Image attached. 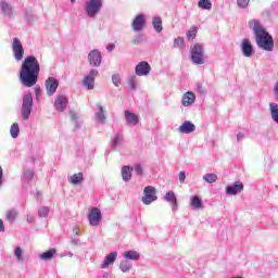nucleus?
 Listing matches in <instances>:
<instances>
[{
	"label": "nucleus",
	"mask_w": 278,
	"mask_h": 278,
	"mask_svg": "<svg viewBox=\"0 0 278 278\" xmlns=\"http://www.w3.org/2000/svg\"><path fill=\"white\" fill-rule=\"evenodd\" d=\"M178 177H179L180 184H185L186 182V172H180Z\"/></svg>",
	"instance_id": "obj_47"
},
{
	"label": "nucleus",
	"mask_w": 278,
	"mask_h": 278,
	"mask_svg": "<svg viewBox=\"0 0 278 278\" xmlns=\"http://www.w3.org/2000/svg\"><path fill=\"white\" fill-rule=\"evenodd\" d=\"M135 73L138 77H147L151 73V65L147 61H141L136 65Z\"/></svg>",
	"instance_id": "obj_11"
},
{
	"label": "nucleus",
	"mask_w": 278,
	"mask_h": 278,
	"mask_svg": "<svg viewBox=\"0 0 278 278\" xmlns=\"http://www.w3.org/2000/svg\"><path fill=\"white\" fill-rule=\"evenodd\" d=\"M97 75H99L98 70H90L88 75H86L83 79V86L87 90H94V79H97Z\"/></svg>",
	"instance_id": "obj_10"
},
{
	"label": "nucleus",
	"mask_w": 278,
	"mask_h": 278,
	"mask_svg": "<svg viewBox=\"0 0 278 278\" xmlns=\"http://www.w3.org/2000/svg\"><path fill=\"white\" fill-rule=\"evenodd\" d=\"M164 200L166 201V203H169L173 212H175V210H177V195L175 194V191H167L164 195Z\"/></svg>",
	"instance_id": "obj_19"
},
{
	"label": "nucleus",
	"mask_w": 278,
	"mask_h": 278,
	"mask_svg": "<svg viewBox=\"0 0 278 278\" xmlns=\"http://www.w3.org/2000/svg\"><path fill=\"white\" fill-rule=\"evenodd\" d=\"M241 52L244 58H251L255 50L253 49V45L250 39H243L241 42Z\"/></svg>",
	"instance_id": "obj_14"
},
{
	"label": "nucleus",
	"mask_w": 278,
	"mask_h": 278,
	"mask_svg": "<svg viewBox=\"0 0 278 278\" xmlns=\"http://www.w3.org/2000/svg\"><path fill=\"white\" fill-rule=\"evenodd\" d=\"M131 170H135L136 175H142L143 169H142V165H140V163L135 164L132 167H130Z\"/></svg>",
	"instance_id": "obj_44"
},
{
	"label": "nucleus",
	"mask_w": 278,
	"mask_h": 278,
	"mask_svg": "<svg viewBox=\"0 0 278 278\" xmlns=\"http://www.w3.org/2000/svg\"><path fill=\"white\" fill-rule=\"evenodd\" d=\"M0 10L2 14H4V16H12V14L14 13V9L12 8V4L5 0H2L0 2Z\"/></svg>",
	"instance_id": "obj_23"
},
{
	"label": "nucleus",
	"mask_w": 278,
	"mask_h": 278,
	"mask_svg": "<svg viewBox=\"0 0 278 278\" xmlns=\"http://www.w3.org/2000/svg\"><path fill=\"white\" fill-rule=\"evenodd\" d=\"M190 206L193 210H203V200L199 195H192L190 198Z\"/></svg>",
	"instance_id": "obj_24"
},
{
	"label": "nucleus",
	"mask_w": 278,
	"mask_h": 278,
	"mask_svg": "<svg viewBox=\"0 0 278 278\" xmlns=\"http://www.w3.org/2000/svg\"><path fill=\"white\" fill-rule=\"evenodd\" d=\"M73 233H74V236H79V230L77 227L73 228Z\"/></svg>",
	"instance_id": "obj_57"
},
{
	"label": "nucleus",
	"mask_w": 278,
	"mask_h": 278,
	"mask_svg": "<svg viewBox=\"0 0 278 278\" xmlns=\"http://www.w3.org/2000/svg\"><path fill=\"white\" fill-rule=\"evenodd\" d=\"M94 118L97 123H99L100 125H105V121H108V116L105 115V109H103V105L97 104Z\"/></svg>",
	"instance_id": "obj_17"
},
{
	"label": "nucleus",
	"mask_w": 278,
	"mask_h": 278,
	"mask_svg": "<svg viewBox=\"0 0 278 278\" xmlns=\"http://www.w3.org/2000/svg\"><path fill=\"white\" fill-rule=\"evenodd\" d=\"M116 257H118V252H111L104 257V261L101 265V268H110L114 262H116Z\"/></svg>",
	"instance_id": "obj_22"
},
{
	"label": "nucleus",
	"mask_w": 278,
	"mask_h": 278,
	"mask_svg": "<svg viewBox=\"0 0 278 278\" xmlns=\"http://www.w3.org/2000/svg\"><path fill=\"white\" fill-rule=\"evenodd\" d=\"M38 75H40V63L34 55H28L22 62L18 79L25 88H31L38 84Z\"/></svg>",
	"instance_id": "obj_1"
},
{
	"label": "nucleus",
	"mask_w": 278,
	"mask_h": 278,
	"mask_svg": "<svg viewBox=\"0 0 278 278\" xmlns=\"http://www.w3.org/2000/svg\"><path fill=\"white\" fill-rule=\"evenodd\" d=\"M42 92V89L40 87L35 89L36 100L38 101L40 99V94Z\"/></svg>",
	"instance_id": "obj_49"
},
{
	"label": "nucleus",
	"mask_w": 278,
	"mask_h": 278,
	"mask_svg": "<svg viewBox=\"0 0 278 278\" xmlns=\"http://www.w3.org/2000/svg\"><path fill=\"white\" fill-rule=\"evenodd\" d=\"M125 119L126 123H128V125H130L131 127H136V125L140 123V118L138 117V115H136L131 111H125Z\"/></svg>",
	"instance_id": "obj_21"
},
{
	"label": "nucleus",
	"mask_w": 278,
	"mask_h": 278,
	"mask_svg": "<svg viewBox=\"0 0 278 278\" xmlns=\"http://www.w3.org/2000/svg\"><path fill=\"white\" fill-rule=\"evenodd\" d=\"M87 60L90 66L99 68V66H101V62H103V54H101L99 49H93L88 53Z\"/></svg>",
	"instance_id": "obj_9"
},
{
	"label": "nucleus",
	"mask_w": 278,
	"mask_h": 278,
	"mask_svg": "<svg viewBox=\"0 0 278 278\" xmlns=\"http://www.w3.org/2000/svg\"><path fill=\"white\" fill-rule=\"evenodd\" d=\"M71 118L72 121H74L75 125H76V128L78 129V127L80 126L79 122H77V115L72 113L71 114Z\"/></svg>",
	"instance_id": "obj_48"
},
{
	"label": "nucleus",
	"mask_w": 278,
	"mask_h": 278,
	"mask_svg": "<svg viewBox=\"0 0 278 278\" xmlns=\"http://www.w3.org/2000/svg\"><path fill=\"white\" fill-rule=\"evenodd\" d=\"M102 278H110V274H109V273H104V274L102 275Z\"/></svg>",
	"instance_id": "obj_58"
},
{
	"label": "nucleus",
	"mask_w": 278,
	"mask_h": 278,
	"mask_svg": "<svg viewBox=\"0 0 278 278\" xmlns=\"http://www.w3.org/2000/svg\"><path fill=\"white\" fill-rule=\"evenodd\" d=\"M112 84H114V86H116V88H118V86H121V75L113 74L112 75Z\"/></svg>",
	"instance_id": "obj_45"
},
{
	"label": "nucleus",
	"mask_w": 278,
	"mask_h": 278,
	"mask_svg": "<svg viewBox=\"0 0 278 278\" xmlns=\"http://www.w3.org/2000/svg\"><path fill=\"white\" fill-rule=\"evenodd\" d=\"M131 167L123 166L122 167V179L123 181H129L131 179Z\"/></svg>",
	"instance_id": "obj_29"
},
{
	"label": "nucleus",
	"mask_w": 278,
	"mask_h": 278,
	"mask_svg": "<svg viewBox=\"0 0 278 278\" xmlns=\"http://www.w3.org/2000/svg\"><path fill=\"white\" fill-rule=\"evenodd\" d=\"M270 114L274 123H277L278 125V105L277 103H270L269 104Z\"/></svg>",
	"instance_id": "obj_31"
},
{
	"label": "nucleus",
	"mask_w": 278,
	"mask_h": 278,
	"mask_svg": "<svg viewBox=\"0 0 278 278\" xmlns=\"http://www.w3.org/2000/svg\"><path fill=\"white\" fill-rule=\"evenodd\" d=\"M157 191L154 189L153 186H147L143 189V197L141 199L143 205H151L157 199Z\"/></svg>",
	"instance_id": "obj_7"
},
{
	"label": "nucleus",
	"mask_w": 278,
	"mask_h": 278,
	"mask_svg": "<svg viewBox=\"0 0 278 278\" xmlns=\"http://www.w3.org/2000/svg\"><path fill=\"white\" fill-rule=\"evenodd\" d=\"M18 134H21V128L18 127V123L12 124L10 128L11 138H18Z\"/></svg>",
	"instance_id": "obj_35"
},
{
	"label": "nucleus",
	"mask_w": 278,
	"mask_h": 278,
	"mask_svg": "<svg viewBox=\"0 0 278 278\" xmlns=\"http://www.w3.org/2000/svg\"><path fill=\"white\" fill-rule=\"evenodd\" d=\"M203 181H206V184H216L218 181V175L214 173H208L203 176Z\"/></svg>",
	"instance_id": "obj_32"
},
{
	"label": "nucleus",
	"mask_w": 278,
	"mask_h": 278,
	"mask_svg": "<svg viewBox=\"0 0 278 278\" xmlns=\"http://www.w3.org/2000/svg\"><path fill=\"white\" fill-rule=\"evenodd\" d=\"M56 251L55 249H50L39 255L40 260H43V262H49V260H53V255H55Z\"/></svg>",
	"instance_id": "obj_28"
},
{
	"label": "nucleus",
	"mask_w": 278,
	"mask_h": 278,
	"mask_svg": "<svg viewBox=\"0 0 278 278\" xmlns=\"http://www.w3.org/2000/svg\"><path fill=\"white\" fill-rule=\"evenodd\" d=\"M115 48L116 46L114 43H110L106 49L108 51H114Z\"/></svg>",
	"instance_id": "obj_54"
},
{
	"label": "nucleus",
	"mask_w": 278,
	"mask_h": 278,
	"mask_svg": "<svg viewBox=\"0 0 278 278\" xmlns=\"http://www.w3.org/2000/svg\"><path fill=\"white\" fill-rule=\"evenodd\" d=\"M248 25L255 36L258 49H263V51H273L275 49L273 35L266 31L258 20H251Z\"/></svg>",
	"instance_id": "obj_2"
},
{
	"label": "nucleus",
	"mask_w": 278,
	"mask_h": 278,
	"mask_svg": "<svg viewBox=\"0 0 278 278\" xmlns=\"http://www.w3.org/2000/svg\"><path fill=\"white\" fill-rule=\"evenodd\" d=\"M70 184H72L73 186H79V184H81L84 181V173L79 172L77 174L72 175L68 178Z\"/></svg>",
	"instance_id": "obj_26"
},
{
	"label": "nucleus",
	"mask_w": 278,
	"mask_h": 278,
	"mask_svg": "<svg viewBox=\"0 0 278 278\" xmlns=\"http://www.w3.org/2000/svg\"><path fill=\"white\" fill-rule=\"evenodd\" d=\"M3 186V167L0 165V188Z\"/></svg>",
	"instance_id": "obj_50"
},
{
	"label": "nucleus",
	"mask_w": 278,
	"mask_h": 278,
	"mask_svg": "<svg viewBox=\"0 0 278 278\" xmlns=\"http://www.w3.org/2000/svg\"><path fill=\"white\" fill-rule=\"evenodd\" d=\"M27 223H34V215H27Z\"/></svg>",
	"instance_id": "obj_56"
},
{
	"label": "nucleus",
	"mask_w": 278,
	"mask_h": 278,
	"mask_svg": "<svg viewBox=\"0 0 278 278\" xmlns=\"http://www.w3.org/2000/svg\"><path fill=\"white\" fill-rule=\"evenodd\" d=\"M274 94H275V97L278 99V80H277L276 84L274 85Z\"/></svg>",
	"instance_id": "obj_51"
},
{
	"label": "nucleus",
	"mask_w": 278,
	"mask_h": 278,
	"mask_svg": "<svg viewBox=\"0 0 278 278\" xmlns=\"http://www.w3.org/2000/svg\"><path fill=\"white\" fill-rule=\"evenodd\" d=\"M103 9V0H86L85 14L88 18H97V15Z\"/></svg>",
	"instance_id": "obj_3"
},
{
	"label": "nucleus",
	"mask_w": 278,
	"mask_h": 278,
	"mask_svg": "<svg viewBox=\"0 0 278 278\" xmlns=\"http://www.w3.org/2000/svg\"><path fill=\"white\" fill-rule=\"evenodd\" d=\"M31 110H34V96H31V93H26L23 97L21 109V116L23 121H29Z\"/></svg>",
	"instance_id": "obj_5"
},
{
	"label": "nucleus",
	"mask_w": 278,
	"mask_h": 278,
	"mask_svg": "<svg viewBox=\"0 0 278 278\" xmlns=\"http://www.w3.org/2000/svg\"><path fill=\"white\" fill-rule=\"evenodd\" d=\"M72 244H74L75 247H79V239H73Z\"/></svg>",
	"instance_id": "obj_55"
},
{
	"label": "nucleus",
	"mask_w": 278,
	"mask_h": 278,
	"mask_svg": "<svg viewBox=\"0 0 278 278\" xmlns=\"http://www.w3.org/2000/svg\"><path fill=\"white\" fill-rule=\"evenodd\" d=\"M89 225L91 227H99V224L101 223V218H103L101 214V210L99 207H91L87 215Z\"/></svg>",
	"instance_id": "obj_8"
},
{
	"label": "nucleus",
	"mask_w": 278,
	"mask_h": 278,
	"mask_svg": "<svg viewBox=\"0 0 278 278\" xmlns=\"http://www.w3.org/2000/svg\"><path fill=\"white\" fill-rule=\"evenodd\" d=\"M14 256L17 262H25V258L23 257V249L21 247L14 249Z\"/></svg>",
	"instance_id": "obj_38"
},
{
	"label": "nucleus",
	"mask_w": 278,
	"mask_h": 278,
	"mask_svg": "<svg viewBox=\"0 0 278 278\" xmlns=\"http://www.w3.org/2000/svg\"><path fill=\"white\" fill-rule=\"evenodd\" d=\"M190 58L193 64L201 66L205 64V48L201 43H195L190 48Z\"/></svg>",
	"instance_id": "obj_4"
},
{
	"label": "nucleus",
	"mask_w": 278,
	"mask_h": 278,
	"mask_svg": "<svg viewBox=\"0 0 278 278\" xmlns=\"http://www.w3.org/2000/svg\"><path fill=\"white\" fill-rule=\"evenodd\" d=\"M249 3H251V0H237V5L241 10H247V8H249Z\"/></svg>",
	"instance_id": "obj_42"
},
{
	"label": "nucleus",
	"mask_w": 278,
	"mask_h": 278,
	"mask_svg": "<svg viewBox=\"0 0 278 278\" xmlns=\"http://www.w3.org/2000/svg\"><path fill=\"white\" fill-rule=\"evenodd\" d=\"M12 52L16 62H21L23 58H25V49L23 48V43L20 38H13Z\"/></svg>",
	"instance_id": "obj_6"
},
{
	"label": "nucleus",
	"mask_w": 278,
	"mask_h": 278,
	"mask_svg": "<svg viewBox=\"0 0 278 278\" xmlns=\"http://www.w3.org/2000/svg\"><path fill=\"white\" fill-rule=\"evenodd\" d=\"M244 138V134H242V132H239L238 135H237V142H241V140Z\"/></svg>",
	"instance_id": "obj_53"
},
{
	"label": "nucleus",
	"mask_w": 278,
	"mask_h": 278,
	"mask_svg": "<svg viewBox=\"0 0 278 278\" xmlns=\"http://www.w3.org/2000/svg\"><path fill=\"white\" fill-rule=\"evenodd\" d=\"M140 42H144V35H142V34H138L132 39V45H140Z\"/></svg>",
	"instance_id": "obj_43"
},
{
	"label": "nucleus",
	"mask_w": 278,
	"mask_h": 278,
	"mask_svg": "<svg viewBox=\"0 0 278 278\" xmlns=\"http://www.w3.org/2000/svg\"><path fill=\"white\" fill-rule=\"evenodd\" d=\"M76 0H71V3H75Z\"/></svg>",
	"instance_id": "obj_59"
},
{
	"label": "nucleus",
	"mask_w": 278,
	"mask_h": 278,
	"mask_svg": "<svg viewBox=\"0 0 278 278\" xmlns=\"http://www.w3.org/2000/svg\"><path fill=\"white\" fill-rule=\"evenodd\" d=\"M184 47H186V41H184V38L177 37L174 40V48L175 49H184Z\"/></svg>",
	"instance_id": "obj_39"
},
{
	"label": "nucleus",
	"mask_w": 278,
	"mask_h": 278,
	"mask_svg": "<svg viewBox=\"0 0 278 278\" xmlns=\"http://www.w3.org/2000/svg\"><path fill=\"white\" fill-rule=\"evenodd\" d=\"M49 212H51V208H49V206H41L38 211L39 218H48Z\"/></svg>",
	"instance_id": "obj_37"
},
{
	"label": "nucleus",
	"mask_w": 278,
	"mask_h": 278,
	"mask_svg": "<svg viewBox=\"0 0 278 278\" xmlns=\"http://www.w3.org/2000/svg\"><path fill=\"white\" fill-rule=\"evenodd\" d=\"M121 142H123V136L122 135H115L112 138V147L113 149H116V147H118V144H121Z\"/></svg>",
	"instance_id": "obj_40"
},
{
	"label": "nucleus",
	"mask_w": 278,
	"mask_h": 278,
	"mask_svg": "<svg viewBox=\"0 0 278 278\" xmlns=\"http://www.w3.org/2000/svg\"><path fill=\"white\" fill-rule=\"evenodd\" d=\"M194 101H197V96H194L192 91H187L181 99V103L185 108H190Z\"/></svg>",
	"instance_id": "obj_20"
},
{
	"label": "nucleus",
	"mask_w": 278,
	"mask_h": 278,
	"mask_svg": "<svg viewBox=\"0 0 278 278\" xmlns=\"http://www.w3.org/2000/svg\"><path fill=\"white\" fill-rule=\"evenodd\" d=\"M152 26L156 34H162V30L164 29V27H162V17L154 16L152 18Z\"/></svg>",
	"instance_id": "obj_27"
},
{
	"label": "nucleus",
	"mask_w": 278,
	"mask_h": 278,
	"mask_svg": "<svg viewBox=\"0 0 278 278\" xmlns=\"http://www.w3.org/2000/svg\"><path fill=\"white\" fill-rule=\"evenodd\" d=\"M128 86L131 90H136V76L132 75L128 78Z\"/></svg>",
	"instance_id": "obj_46"
},
{
	"label": "nucleus",
	"mask_w": 278,
	"mask_h": 278,
	"mask_svg": "<svg viewBox=\"0 0 278 278\" xmlns=\"http://www.w3.org/2000/svg\"><path fill=\"white\" fill-rule=\"evenodd\" d=\"M244 190V185L241 181H236L232 185H228L226 187V194H229L230 197H236L239 192H242Z\"/></svg>",
	"instance_id": "obj_16"
},
{
	"label": "nucleus",
	"mask_w": 278,
	"mask_h": 278,
	"mask_svg": "<svg viewBox=\"0 0 278 278\" xmlns=\"http://www.w3.org/2000/svg\"><path fill=\"white\" fill-rule=\"evenodd\" d=\"M188 40H194L197 38V26H192L189 31H187Z\"/></svg>",
	"instance_id": "obj_41"
},
{
	"label": "nucleus",
	"mask_w": 278,
	"mask_h": 278,
	"mask_svg": "<svg viewBox=\"0 0 278 278\" xmlns=\"http://www.w3.org/2000/svg\"><path fill=\"white\" fill-rule=\"evenodd\" d=\"M70 257H73V253H70Z\"/></svg>",
	"instance_id": "obj_60"
},
{
	"label": "nucleus",
	"mask_w": 278,
	"mask_h": 278,
	"mask_svg": "<svg viewBox=\"0 0 278 278\" xmlns=\"http://www.w3.org/2000/svg\"><path fill=\"white\" fill-rule=\"evenodd\" d=\"M124 258L131 262H138L140 260V253L138 251L129 250L124 252Z\"/></svg>",
	"instance_id": "obj_25"
},
{
	"label": "nucleus",
	"mask_w": 278,
	"mask_h": 278,
	"mask_svg": "<svg viewBox=\"0 0 278 278\" xmlns=\"http://www.w3.org/2000/svg\"><path fill=\"white\" fill-rule=\"evenodd\" d=\"M5 231V226L3 225V219H0V232L3 233Z\"/></svg>",
	"instance_id": "obj_52"
},
{
	"label": "nucleus",
	"mask_w": 278,
	"mask_h": 278,
	"mask_svg": "<svg viewBox=\"0 0 278 278\" xmlns=\"http://www.w3.org/2000/svg\"><path fill=\"white\" fill-rule=\"evenodd\" d=\"M132 264L131 262L124 260L119 263V270H122V273H129V270H131L132 268Z\"/></svg>",
	"instance_id": "obj_33"
},
{
	"label": "nucleus",
	"mask_w": 278,
	"mask_h": 278,
	"mask_svg": "<svg viewBox=\"0 0 278 278\" xmlns=\"http://www.w3.org/2000/svg\"><path fill=\"white\" fill-rule=\"evenodd\" d=\"M17 217L18 211H16L15 208L9 210L5 214V218L9 223H14V220H16Z\"/></svg>",
	"instance_id": "obj_30"
},
{
	"label": "nucleus",
	"mask_w": 278,
	"mask_h": 278,
	"mask_svg": "<svg viewBox=\"0 0 278 278\" xmlns=\"http://www.w3.org/2000/svg\"><path fill=\"white\" fill-rule=\"evenodd\" d=\"M67 105H68V98H66V96L64 94L56 96L54 100V108L56 112H64Z\"/></svg>",
	"instance_id": "obj_15"
},
{
	"label": "nucleus",
	"mask_w": 278,
	"mask_h": 278,
	"mask_svg": "<svg viewBox=\"0 0 278 278\" xmlns=\"http://www.w3.org/2000/svg\"><path fill=\"white\" fill-rule=\"evenodd\" d=\"M60 81L55 77H49L46 80V91L48 97H53L54 92L58 91Z\"/></svg>",
	"instance_id": "obj_12"
},
{
	"label": "nucleus",
	"mask_w": 278,
	"mask_h": 278,
	"mask_svg": "<svg viewBox=\"0 0 278 278\" xmlns=\"http://www.w3.org/2000/svg\"><path fill=\"white\" fill-rule=\"evenodd\" d=\"M31 179H34V170L26 169L22 177V181H24V184H31Z\"/></svg>",
	"instance_id": "obj_34"
},
{
	"label": "nucleus",
	"mask_w": 278,
	"mask_h": 278,
	"mask_svg": "<svg viewBox=\"0 0 278 278\" xmlns=\"http://www.w3.org/2000/svg\"><path fill=\"white\" fill-rule=\"evenodd\" d=\"M144 25H147V20H144V14L140 13L136 15L131 23L132 31H142L144 29Z\"/></svg>",
	"instance_id": "obj_13"
},
{
	"label": "nucleus",
	"mask_w": 278,
	"mask_h": 278,
	"mask_svg": "<svg viewBox=\"0 0 278 278\" xmlns=\"http://www.w3.org/2000/svg\"><path fill=\"white\" fill-rule=\"evenodd\" d=\"M198 8H201V10H212V1L211 0H199Z\"/></svg>",
	"instance_id": "obj_36"
},
{
	"label": "nucleus",
	"mask_w": 278,
	"mask_h": 278,
	"mask_svg": "<svg viewBox=\"0 0 278 278\" xmlns=\"http://www.w3.org/2000/svg\"><path fill=\"white\" fill-rule=\"evenodd\" d=\"M178 131L179 134H192L197 131V126L192 122L186 121L179 126Z\"/></svg>",
	"instance_id": "obj_18"
}]
</instances>
